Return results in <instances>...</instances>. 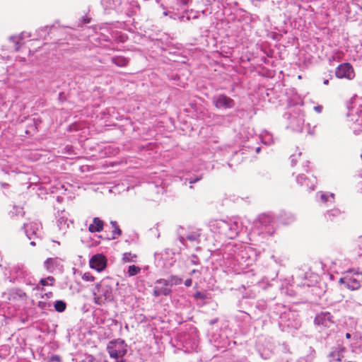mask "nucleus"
<instances>
[{
    "instance_id": "31",
    "label": "nucleus",
    "mask_w": 362,
    "mask_h": 362,
    "mask_svg": "<svg viewBox=\"0 0 362 362\" xmlns=\"http://www.w3.org/2000/svg\"><path fill=\"white\" fill-rule=\"evenodd\" d=\"M323 83H324L325 85H328V84H329V80L325 79V80L324 81Z\"/></svg>"
},
{
    "instance_id": "9",
    "label": "nucleus",
    "mask_w": 362,
    "mask_h": 362,
    "mask_svg": "<svg viewBox=\"0 0 362 362\" xmlns=\"http://www.w3.org/2000/svg\"><path fill=\"white\" fill-rule=\"evenodd\" d=\"M104 221L98 217H95L93 219V223L88 226V231L93 233H99L103 230Z\"/></svg>"
},
{
    "instance_id": "18",
    "label": "nucleus",
    "mask_w": 362,
    "mask_h": 362,
    "mask_svg": "<svg viewBox=\"0 0 362 362\" xmlns=\"http://www.w3.org/2000/svg\"><path fill=\"white\" fill-rule=\"evenodd\" d=\"M66 308V304L62 300H57L54 303V308L57 312H64Z\"/></svg>"
},
{
    "instance_id": "30",
    "label": "nucleus",
    "mask_w": 362,
    "mask_h": 362,
    "mask_svg": "<svg viewBox=\"0 0 362 362\" xmlns=\"http://www.w3.org/2000/svg\"><path fill=\"white\" fill-rule=\"evenodd\" d=\"M346 338L349 339L351 338V334L349 333L346 334Z\"/></svg>"
},
{
    "instance_id": "33",
    "label": "nucleus",
    "mask_w": 362,
    "mask_h": 362,
    "mask_svg": "<svg viewBox=\"0 0 362 362\" xmlns=\"http://www.w3.org/2000/svg\"><path fill=\"white\" fill-rule=\"evenodd\" d=\"M116 362H125V361L122 359V360H119V361H117Z\"/></svg>"
},
{
    "instance_id": "25",
    "label": "nucleus",
    "mask_w": 362,
    "mask_h": 362,
    "mask_svg": "<svg viewBox=\"0 0 362 362\" xmlns=\"http://www.w3.org/2000/svg\"><path fill=\"white\" fill-rule=\"evenodd\" d=\"M201 179H202V177H196V178H194V179H192V180H189V183H190V184H194V183H195V182H197L199 181Z\"/></svg>"
},
{
    "instance_id": "36",
    "label": "nucleus",
    "mask_w": 362,
    "mask_h": 362,
    "mask_svg": "<svg viewBox=\"0 0 362 362\" xmlns=\"http://www.w3.org/2000/svg\"><path fill=\"white\" fill-rule=\"evenodd\" d=\"M346 362H354V361H346Z\"/></svg>"
},
{
    "instance_id": "15",
    "label": "nucleus",
    "mask_w": 362,
    "mask_h": 362,
    "mask_svg": "<svg viewBox=\"0 0 362 362\" xmlns=\"http://www.w3.org/2000/svg\"><path fill=\"white\" fill-rule=\"evenodd\" d=\"M359 281L355 278H349L346 281V287L351 290H357L360 288Z\"/></svg>"
},
{
    "instance_id": "29",
    "label": "nucleus",
    "mask_w": 362,
    "mask_h": 362,
    "mask_svg": "<svg viewBox=\"0 0 362 362\" xmlns=\"http://www.w3.org/2000/svg\"><path fill=\"white\" fill-rule=\"evenodd\" d=\"M45 296L47 297V298H51L52 296V292H49L48 293H45Z\"/></svg>"
},
{
    "instance_id": "2",
    "label": "nucleus",
    "mask_w": 362,
    "mask_h": 362,
    "mask_svg": "<svg viewBox=\"0 0 362 362\" xmlns=\"http://www.w3.org/2000/svg\"><path fill=\"white\" fill-rule=\"evenodd\" d=\"M335 76L338 78L352 80L355 76L354 69L350 63H342L336 68Z\"/></svg>"
},
{
    "instance_id": "4",
    "label": "nucleus",
    "mask_w": 362,
    "mask_h": 362,
    "mask_svg": "<svg viewBox=\"0 0 362 362\" xmlns=\"http://www.w3.org/2000/svg\"><path fill=\"white\" fill-rule=\"evenodd\" d=\"M315 324L329 328L334 325L333 316L329 312L320 313L315 317Z\"/></svg>"
},
{
    "instance_id": "27",
    "label": "nucleus",
    "mask_w": 362,
    "mask_h": 362,
    "mask_svg": "<svg viewBox=\"0 0 362 362\" xmlns=\"http://www.w3.org/2000/svg\"><path fill=\"white\" fill-rule=\"evenodd\" d=\"M320 198L323 202H327L328 197L326 194H321Z\"/></svg>"
},
{
    "instance_id": "22",
    "label": "nucleus",
    "mask_w": 362,
    "mask_h": 362,
    "mask_svg": "<svg viewBox=\"0 0 362 362\" xmlns=\"http://www.w3.org/2000/svg\"><path fill=\"white\" fill-rule=\"evenodd\" d=\"M194 298L196 299H205L206 298V296L205 295H204L203 293H202L201 292L199 291H197L194 293Z\"/></svg>"
},
{
    "instance_id": "14",
    "label": "nucleus",
    "mask_w": 362,
    "mask_h": 362,
    "mask_svg": "<svg viewBox=\"0 0 362 362\" xmlns=\"http://www.w3.org/2000/svg\"><path fill=\"white\" fill-rule=\"evenodd\" d=\"M258 221L262 225L267 226L272 223L273 218L269 214H262L259 216Z\"/></svg>"
},
{
    "instance_id": "17",
    "label": "nucleus",
    "mask_w": 362,
    "mask_h": 362,
    "mask_svg": "<svg viewBox=\"0 0 362 362\" xmlns=\"http://www.w3.org/2000/svg\"><path fill=\"white\" fill-rule=\"evenodd\" d=\"M141 270V269L140 267L132 264L129 266L127 274L129 276H133L140 273Z\"/></svg>"
},
{
    "instance_id": "3",
    "label": "nucleus",
    "mask_w": 362,
    "mask_h": 362,
    "mask_svg": "<svg viewBox=\"0 0 362 362\" xmlns=\"http://www.w3.org/2000/svg\"><path fill=\"white\" fill-rule=\"evenodd\" d=\"M89 264L90 268L100 272L106 268L107 258L102 254H96L90 258Z\"/></svg>"
},
{
    "instance_id": "7",
    "label": "nucleus",
    "mask_w": 362,
    "mask_h": 362,
    "mask_svg": "<svg viewBox=\"0 0 362 362\" xmlns=\"http://www.w3.org/2000/svg\"><path fill=\"white\" fill-rule=\"evenodd\" d=\"M214 104L216 108H231L234 105V101L230 98L220 95L214 100Z\"/></svg>"
},
{
    "instance_id": "35",
    "label": "nucleus",
    "mask_w": 362,
    "mask_h": 362,
    "mask_svg": "<svg viewBox=\"0 0 362 362\" xmlns=\"http://www.w3.org/2000/svg\"><path fill=\"white\" fill-rule=\"evenodd\" d=\"M195 272H196L195 269L192 270V273H195Z\"/></svg>"
},
{
    "instance_id": "23",
    "label": "nucleus",
    "mask_w": 362,
    "mask_h": 362,
    "mask_svg": "<svg viewBox=\"0 0 362 362\" xmlns=\"http://www.w3.org/2000/svg\"><path fill=\"white\" fill-rule=\"evenodd\" d=\"M54 361L61 362L60 357L57 355L52 356L49 358V362H54Z\"/></svg>"
},
{
    "instance_id": "28",
    "label": "nucleus",
    "mask_w": 362,
    "mask_h": 362,
    "mask_svg": "<svg viewBox=\"0 0 362 362\" xmlns=\"http://www.w3.org/2000/svg\"><path fill=\"white\" fill-rule=\"evenodd\" d=\"M46 279H47V281H51L50 285H52V283L54 281V279L52 276H48Z\"/></svg>"
},
{
    "instance_id": "12",
    "label": "nucleus",
    "mask_w": 362,
    "mask_h": 362,
    "mask_svg": "<svg viewBox=\"0 0 362 362\" xmlns=\"http://www.w3.org/2000/svg\"><path fill=\"white\" fill-rule=\"evenodd\" d=\"M110 224L112 227L114 228L112 233V240H115L119 238L122 235V230L119 228L116 221H111Z\"/></svg>"
},
{
    "instance_id": "10",
    "label": "nucleus",
    "mask_w": 362,
    "mask_h": 362,
    "mask_svg": "<svg viewBox=\"0 0 362 362\" xmlns=\"http://www.w3.org/2000/svg\"><path fill=\"white\" fill-rule=\"evenodd\" d=\"M112 62L119 67H124L128 65L129 60L126 57L118 56L112 57Z\"/></svg>"
},
{
    "instance_id": "19",
    "label": "nucleus",
    "mask_w": 362,
    "mask_h": 362,
    "mask_svg": "<svg viewBox=\"0 0 362 362\" xmlns=\"http://www.w3.org/2000/svg\"><path fill=\"white\" fill-rule=\"evenodd\" d=\"M136 258V255H132L129 252H126L123 255L122 261L125 263L131 262H134Z\"/></svg>"
},
{
    "instance_id": "1",
    "label": "nucleus",
    "mask_w": 362,
    "mask_h": 362,
    "mask_svg": "<svg viewBox=\"0 0 362 362\" xmlns=\"http://www.w3.org/2000/svg\"><path fill=\"white\" fill-rule=\"evenodd\" d=\"M107 350L111 358L118 359L127 354V344L123 340L117 339L110 341L107 346Z\"/></svg>"
},
{
    "instance_id": "24",
    "label": "nucleus",
    "mask_w": 362,
    "mask_h": 362,
    "mask_svg": "<svg viewBox=\"0 0 362 362\" xmlns=\"http://www.w3.org/2000/svg\"><path fill=\"white\" fill-rule=\"evenodd\" d=\"M192 281L191 279H187L185 280V285L187 286V287H189L192 285Z\"/></svg>"
},
{
    "instance_id": "13",
    "label": "nucleus",
    "mask_w": 362,
    "mask_h": 362,
    "mask_svg": "<svg viewBox=\"0 0 362 362\" xmlns=\"http://www.w3.org/2000/svg\"><path fill=\"white\" fill-rule=\"evenodd\" d=\"M58 261L57 258H48L45 262V267L46 269L50 272H52L54 269L57 266Z\"/></svg>"
},
{
    "instance_id": "6",
    "label": "nucleus",
    "mask_w": 362,
    "mask_h": 362,
    "mask_svg": "<svg viewBox=\"0 0 362 362\" xmlns=\"http://www.w3.org/2000/svg\"><path fill=\"white\" fill-rule=\"evenodd\" d=\"M112 284L113 282L110 279H106L98 285L100 291L103 293L106 300H111L113 297Z\"/></svg>"
},
{
    "instance_id": "21",
    "label": "nucleus",
    "mask_w": 362,
    "mask_h": 362,
    "mask_svg": "<svg viewBox=\"0 0 362 362\" xmlns=\"http://www.w3.org/2000/svg\"><path fill=\"white\" fill-rule=\"evenodd\" d=\"M50 305L46 302H43V301H39L37 303V306L41 308V309H45L47 308V307H49Z\"/></svg>"
},
{
    "instance_id": "5",
    "label": "nucleus",
    "mask_w": 362,
    "mask_h": 362,
    "mask_svg": "<svg viewBox=\"0 0 362 362\" xmlns=\"http://www.w3.org/2000/svg\"><path fill=\"white\" fill-rule=\"evenodd\" d=\"M170 289L168 288V284L166 280L159 279L156 282L153 288V295L156 297L160 296H167L170 293Z\"/></svg>"
},
{
    "instance_id": "16",
    "label": "nucleus",
    "mask_w": 362,
    "mask_h": 362,
    "mask_svg": "<svg viewBox=\"0 0 362 362\" xmlns=\"http://www.w3.org/2000/svg\"><path fill=\"white\" fill-rule=\"evenodd\" d=\"M345 349L344 347L339 348L337 351H332L330 354V356L332 358H334L337 361H341L343 358V352L344 351Z\"/></svg>"
},
{
    "instance_id": "32",
    "label": "nucleus",
    "mask_w": 362,
    "mask_h": 362,
    "mask_svg": "<svg viewBox=\"0 0 362 362\" xmlns=\"http://www.w3.org/2000/svg\"><path fill=\"white\" fill-rule=\"evenodd\" d=\"M339 282H340V283H344V279H343L342 278H341V279H339Z\"/></svg>"
},
{
    "instance_id": "20",
    "label": "nucleus",
    "mask_w": 362,
    "mask_h": 362,
    "mask_svg": "<svg viewBox=\"0 0 362 362\" xmlns=\"http://www.w3.org/2000/svg\"><path fill=\"white\" fill-rule=\"evenodd\" d=\"M82 279L86 281H93L95 277L90 272H85L82 276Z\"/></svg>"
},
{
    "instance_id": "8",
    "label": "nucleus",
    "mask_w": 362,
    "mask_h": 362,
    "mask_svg": "<svg viewBox=\"0 0 362 362\" xmlns=\"http://www.w3.org/2000/svg\"><path fill=\"white\" fill-rule=\"evenodd\" d=\"M299 182L302 187L307 191H313L315 189L317 180L313 176L308 177L306 175H300L299 177Z\"/></svg>"
},
{
    "instance_id": "11",
    "label": "nucleus",
    "mask_w": 362,
    "mask_h": 362,
    "mask_svg": "<svg viewBox=\"0 0 362 362\" xmlns=\"http://www.w3.org/2000/svg\"><path fill=\"white\" fill-rule=\"evenodd\" d=\"M339 216H341V212L339 209H332L327 211L326 214L327 221L330 222L336 221Z\"/></svg>"
},
{
    "instance_id": "34",
    "label": "nucleus",
    "mask_w": 362,
    "mask_h": 362,
    "mask_svg": "<svg viewBox=\"0 0 362 362\" xmlns=\"http://www.w3.org/2000/svg\"><path fill=\"white\" fill-rule=\"evenodd\" d=\"M188 238H189V240H193V239H192V237H190V238L189 237Z\"/></svg>"
},
{
    "instance_id": "26",
    "label": "nucleus",
    "mask_w": 362,
    "mask_h": 362,
    "mask_svg": "<svg viewBox=\"0 0 362 362\" xmlns=\"http://www.w3.org/2000/svg\"><path fill=\"white\" fill-rule=\"evenodd\" d=\"M40 282L43 286H47L49 284L47 279H42Z\"/></svg>"
}]
</instances>
